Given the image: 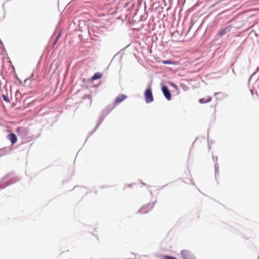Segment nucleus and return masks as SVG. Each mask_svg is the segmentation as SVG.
Here are the masks:
<instances>
[{"label": "nucleus", "instance_id": "3", "mask_svg": "<svg viewBox=\"0 0 259 259\" xmlns=\"http://www.w3.org/2000/svg\"><path fill=\"white\" fill-rule=\"evenodd\" d=\"M181 254L184 259H195L193 254L188 250H183Z\"/></svg>", "mask_w": 259, "mask_h": 259}, {"label": "nucleus", "instance_id": "11", "mask_svg": "<svg viewBox=\"0 0 259 259\" xmlns=\"http://www.w3.org/2000/svg\"><path fill=\"white\" fill-rule=\"evenodd\" d=\"M164 259H177V258L175 257H174V256H169V255H165L164 257Z\"/></svg>", "mask_w": 259, "mask_h": 259}, {"label": "nucleus", "instance_id": "1", "mask_svg": "<svg viewBox=\"0 0 259 259\" xmlns=\"http://www.w3.org/2000/svg\"><path fill=\"white\" fill-rule=\"evenodd\" d=\"M154 207V203H149L143 206L140 209L139 211L141 213H146L151 211Z\"/></svg>", "mask_w": 259, "mask_h": 259}, {"label": "nucleus", "instance_id": "13", "mask_svg": "<svg viewBox=\"0 0 259 259\" xmlns=\"http://www.w3.org/2000/svg\"><path fill=\"white\" fill-rule=\"evenodd\" d=\"M3 98L6 102H10L9 100L8 99V98L5 95H3Z\"/></svg>", "mask_w": 259, "mask_h": 259}, {"label": "nucleus", "instance_id": "4", "mask_svg": "<svg viewBox=\"0 0 259 259\" xmlns=\"http://www.w3.org/2000/svg\"><path fill=\"white\" fill-rule=\"evenodd\" d=\"M162 91L166 99L170 100L171 99V94L168 88L166 86H163L162 88Z\"/></svg>", "mask_w": 259, "mask_h": 259}, {"label": "nucleus", "instance_id": "2", "mask_svg": "<svg viewBox=\"0 0 259 259\" xmlns=\"http://www.w3.org/2000/svg\"><path fill=\"white\" fill-rule=\"evenodd\" d=\"M144 96L146 103H149L153 101L152 93L150 89L146 90Z\"/></svg>", "mask_w": 259, "mask_h": 259}, {"label": "nucleus", "instance_id": "14", "mask_svg": "<svg viewBox=\"0 0 259 259\" xmlns=\"http://www.w3.org/2000/svg\"><path fill=\"white\" fill-rule=\"evenodd\" d=\"M58 37H59V36H58V37H57V39H56V41H55V44L57 42V39H58Z\"/></svg>", "mask_w": 259, "mask_h": 259}, {"label": "nucleus", "instance_id": "9", "mask_svg": "<svg viewBox=\"0 0 259 259\" xmlns=\"http://www.w3.org/2000/svg\"><path fill=\"white\" fill-rule=\"evenodd\" d=\"M211 99H212V98L211 97H207V99H206L204 98L200 99L199 100V102L200 104L207 103L210 102L211 101Z\"/></svg>", "mask_w": 259, "mask_h": 259}, {"label": "nucleus", "instance_id": "5", "mask_svg": "<svg viewBox=\"0 0 259 259\" xmlns=\"http://www.w3.org/2000/svg\"><path fill=\"white\" fill-rule=\"evenodd\" d=\"M8 139L10 140L12 145L16 143L17 141L16 136L14 134H10L8 135Z\"/></svg>", "mask_w": 259, "mask_h": 259}, {"label": "nucleus", "instance_id": "10", "mask_svg": "<svg viewBox=\"0 0 259 259\" xmlns=\"http://www.w3.org/2000/svg\"><path fill=\"white\" fill-rule=\"evenodd\" d=\"M102 76V74L99 72H97L95 73V74L92 77V80H96L97 79H99L101 78Z\"/></svg>", "mask_w": 259, "mask_h": 259}, {"label": "nucleus", "instance_id": "6", "mask_svg": "<svg viewBox=\"0 0 259 259\" xmlns=\"http://www.w3.org/2000/svg\"><path fill=\"white\" fill-rule=\"evenodd\" d=\"M16 132L19 136H25L27 134L26 130L21 127H18L16 129Z\"/></svg>", "mask_w": 259, "mask_h": 259}, {"label": "nucleus", "instance_id": "8", "mask_svg": "<svg viewBox=\"0 0 259 259\" xmlns=\"http://www.w3.org/2000/svg\"><path fill=\"white\" fill-rule=\"evenodd\" d=\"M230 29H231L230 26H227L219 32V35L220 36L223 35L225 34L227 32H229L230 31Z\"/></svg>", "mask_w": 259, "mask_h": 259}, {"label": "nucleus", "instance_id": "12", "mask_svg": "<svg viewBox=\"0 0 259 259\" xmlns=\"http://www.w3.org/2000/svg\"><path fill=\"white\" fill-rule=\"evenodd\" d=\"M163 63L164 64H171L172 63L171 61H170L169 60L164 61H163Z\"/></svg>", "mask_w": 259, "mask_h": 259}, {"label": "nucleus", "instance_id": "7", "mask_svg": "<svg viewBox=\"0 0 259 259\" xmlns=\"http://www.w3.org/2000/svg\"><path fill=\"white\" fill-rule=\"evenodd\" d=\"M126 98V96L123 94L120 95V96H118L117 98L116 99V100L115 101V103L116 104L119 103L121 102H122L124 100H125Z\"/></svg>", "mask_w": 259, "mask_h": 259}]
</instances>
